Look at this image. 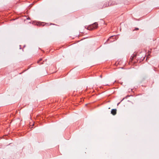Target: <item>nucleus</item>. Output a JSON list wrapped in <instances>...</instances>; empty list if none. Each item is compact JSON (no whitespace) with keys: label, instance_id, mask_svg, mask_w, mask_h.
Here are the masks:
<instances>
[{"label":"nucleus","instance_id":"nucleus-1","mask_svg":"<svg viewBox=\"0 0 159 159\" xmlns=\"http://www.w3.org/2000/svg\"><path fill=\"white\" fill-rule=\"evenodd\" d=\"M98 24L97 23H94L93 24L89 26L88 27V29L89 30H92L94 29H96L97 28Z\"/></svg>","mask_w":159,"mask_h":159},{"label":"nucleus","instance_id":"nucleus-2","mask_svg":"<svg viewBox=\"0 0 159 159\" xmlns=\"http://www.w3.org/2000/svg\"><path fill=\"white\" fill-rule=\"evenodd\" d=\"M116 109H112L111 111V113L113 115H115L116 114Z\"/></svg>","mask_w":159,"mask_h":159},{"label":"nucleus","instance_id":"nucleus-3","mask_svg":"<svg viewBox=\"0 0 159 159\" xmlns=\"http://www.w3.org/2000/svg\"><path fill=\"white\" fill-rule=\"evenodd\" d=\"M139 30V29L138 28H136L135 29V30Z\"/></svg>","mask_w":159,"mask_h":159},{"label":"nucleus","instance_id":"nucleus-4","mask_svg":"<svg viewBox=\"0 0 159 159\" xmlns=\"http://www.w3.org/2000/svg\"><path fill=\"white\" fill-rule=\"evenodd\" d=\"M135 56H134H134L132 57V59L134 58V57Z\"/></svg>","mask_w":159,"mask_h":159},{"label":"nucleus","instance_id":"nucleus-5","mask_svg":"<svg viewBox=\"0 0 159 159\" xmlns=\"http://www.w3.org/2000/svg\"><path fill=\"white\" fill-rule=\"evenodd\" d=\"M42 60L41 59H40L39 60V61H38V62L39 63L40 61Z\"/></svg>","mask_w":159,"mask_h":159}]
</instances>
